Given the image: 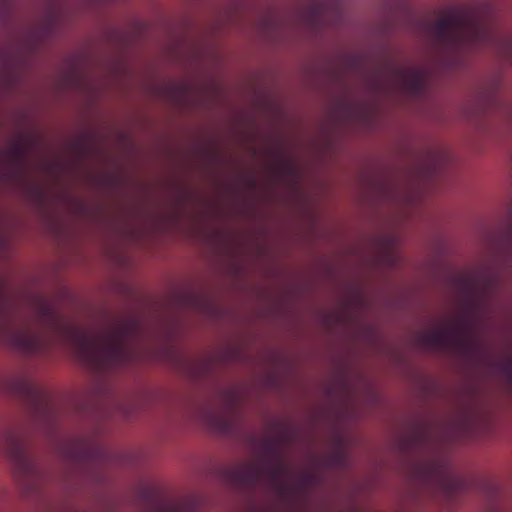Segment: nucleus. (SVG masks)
Segmentation results:
<instances>
[{"mask_svg":"<svg viewBox=\"0 0 512 512\" xmlns=\"http://www.w3.org/2000/svg\"><path fill=\"white\" fill-rule=\"evenodd\" d=\"M37 312L39 323L49 332L66 337L79 359L94 370L104 371L133 358L132 341L138 325L132 319L114 321L96 332L72 324L48 301H41Z\"/></svg>","mask_w":512,"mask_h":512,"instance_id":"f257e3e1","label":"nucleus"},{"mask_svg":"<svg viewBox=\"0 0 512 512\" xmlns=\"http://www.w3.org/2000/svg\"><path fill=\"white\" fill-rule=\"evenodd\" d=\"M499 276L492 273H467L455 282L458 315L441 328L419 335L422 346L433 350L456 349L468 344V336L489 312L499 286Z\"/></svg>","mask_w":512,"mask_h":512,"instance_id":"f03ea898","label":"nucleus"},{"mask_svg":"<svg viewBox=\"0 0 512 512\" xmlns=\"http://www.w3.org/2000/svg\"><path fill=\"white\" fill-rule=\"evenodd\" d=\"M426 29L434 44L443 49L492 45L503 58L512 62V36L499 33L490 23L466 9L451 8L427 24Z\"/></svg>","mask_w":512,"mask_h":512,"instance_id":"7ed1b4c3","label":"nucleus"},{"mask_svg":"<svg viewBox=\"0 0 512 512\" xmlns=\"http://www.w3.org/2000/svg\"><path fill=\"white\" fill-rule=\"evenodd\" d=\"M263 451L269 461H247L233 465L224 470V479L235 487L250 490L263 488L284 497L288 491L285 482L287 469L281 460L278 443L266 439Z\"/></svg>","mask_w":512,"mask_h":512,"instance_id":"20e7f679","label":"nucleus"},{"mask_svg":"<svg viewBox=\"0 0 512 512\" xmlns=\"http://www.w3.org/2000/svg\"><path fill=\"white\" fill-rule=\"evenodd\" d=\"M0 453L10 463L15 478L29 476L34 472V463L26 453L21 435L16 429H0Z\"/></svg>","mask_w":512,"mask_h":512,"instance_id":"39448f33","label":"nucleus"},{"mask_svg":"<svg viewBox=\"0 0 512 512\" xmlns=\"http://www.w3.org/2000/svg\"><path fill=\"white\" fill-rule=\"evenodd\" d=\"M12 393L21 397L36 415L51 417L53 414L48 392L28 376L21 375L9 381Z\"/></svg>","mask_w":512,"mask_h":512,"instance_id":"423d86ee","label":"nucleus"},{"mask_svg":"<svg viewBox=\"0 0 512 512\" xmlns=\"http://www.w3.org/2000/svg\"><path fill=\"white\" fill-rule=\"evenodd\" d=\"M207 421L218 433L233 434L238 425V408L235 399L231 398L221 411L210 412L207 415Z\"/></svg>","mask_w":512,"mask_h":512,"instance_id":"0eeeda50","label":"nucleus"},{"mask_svg":"<svg viewBox=\"0 0 512 512\" xmlns=\"http://www.w3.org/2000/svg\"><path fill=\"white\" fill-rule=\"evenodd\" d=\"M424 474L427 477L438 479L442 488L449 496L456 494L464 486L463 480L443 461L428 463L424 469Z\"/></svg>","mask_w":512,"mask_h":512,"instance_id":"6e6552de","label":"nucleus"},{"mask_svg":"<svg viewBox=\"0 0 512 512\" xmlns=\"http://www.w3.org/2000/svg\"><path fill=\"white\" fill-rule=\"evenodd\" d=\"M395 75L402 88L412 97H421L425 91L426 72L417 67H397Z\"/></svg>","mask_w":512,"mask_h":512,"instance_id":"1a4fd4ad","label":"nucleus"},{"mask_svg":"<svg viewBox=\"0 0 512 512\" xmlns=\"http://www.w3.org/2000/svg\"><path fill=\"white\" fill-rule=\"evenodd\" d=\"M14 345L27 354H43L47 351L50 340L43 332L27 329L13 336Z\"/></svg>","mask_w":512,"mask_h":512,"instance_id":"9d476101","label":"nucleus"},{"mask_svg":"<svg viewBox=\"0 0 512 512\" xmlns=\"http://www.w3.org/2000/svg\"><path fill=\"white\" fill-rule=\"evenodd\" d=\"M511 224L507 235L502 240L501 246L504 250V261L507 266L512 267V209L510 211Z\"/></svg>","mask_w":512,"mask_h":512,"instance_id":"9b49d317","label":"nucleus"},{"mask_svg":"<svg viewBox=\"0 0 512 512\" xmlns=\"http://www.w3.org/2000/svg\"><path fill=\"white\" fill-rule=\"evenodd\" d=\"M498 370L503 379L508 383L512 384V357L503 359L498 364Z\"/></svg>","mask_w":512,"mask_h":512,"instance_id":"f8f14e48","label":"nucleus"},{"mask_svg":"<svg viewBox=\"0 0 512 512\" xmlns=\"http://www.w3.org/2000/svg\"><path fill=\"white\" fill-rule=\"evenodd\" d=\"M77 453H78L77 451H74V450H73V451H71V452L69 453V457H71V458H75V457L77 456Z\"/></svg>","mask_w":512,"mask_h":512,"instance_id":"ddd939ff","label":"nucleus"},{"mask_svg":"<svg viewBox=\"0 0 512 512\" xmlns=\"http://www.w3.org/2000/svg\"><path fill=\"white\" fill-rule=\"evenodd\" d=\"M508 113H509L510 121H511V123H512V106L509 108Z\"/></svg>","mask_w":512,"mask_h":512,"instance_id":"4468645a","label":"nucleus"},{"mask_svg":"<svg viewBox=\"0 0 512 512\" xmlns=\"http://www.w3.org/2000/svg\"><path fill=\"white\" fill-rule=\"evenodd\" d=\"M5 494V489L0 487V498Z\"/></svg>","mask_w":512,"mask_h":512,"instance_id":"2eb2a0df","label":"nucleus"},{"mask_svg":"<svg viewBox=\"0 0 512 512\" xmlns=\"http://www.w3.org/2000/svg\"><path fill=\"white\" fill-rule=\"evenodd\" d=\"M314 13H315V15H317L319 13V8L318 7L314 10Z\"/></svg>","mask_w":512,"mask_h":512,"instance_id":"dca6fc26","label":"nucleus"},{"mask_svg":"<svg viewBox=\"0 0 512 512\" xmlns=\"http://www.w3.org/2000/svg\"><path fill=\"white\" fill-rule=\"evenodd\" d=\"M492 512H498V511L495 510V511H492Z\"/></svg>","mask_w":512,"mask_h":512,"instance_id":"f3484780","label":"nucleus"}]
</instances>
